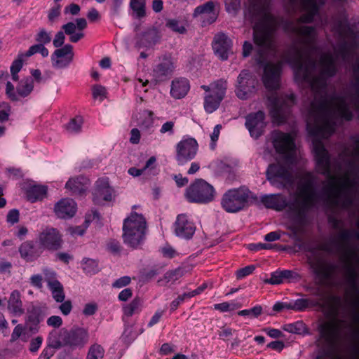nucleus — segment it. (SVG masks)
<instances>
[{"label": "nucleus", "mask_w": 359, "mask_h": 359, "mask_svg": "<svg viewBox=\"0 0 359 359\" xmlns=\"http://www.w3.org/2000/svg\"><path fill=\"white\" fill-rule=\"evenodd\" d=\"M227 89V81L224 79H219L212 83V92L215 97L223 100Z\"/></svg>", "instance_id": "32"}, {"label": "nucleus", "mask_w": 359, "mask_h": 359, "mask_svg": "<svg viewBox=\"0 0 359 359\" xmlns=\"http://www.w3.org/2000/svg\"><path fill=\"white\" fill-rule=\"evenodd\" d=\"M276 152L281 154L285 159L294 162L296 149L294 138L289 133L280 130H273L269 137Z\"/></svg>", "instance_id": "7"}, {"label": "nucleus", "mask_w": 359, "mask_h": 359, "mask_svg": "<svg viewBox=\"0 0 359 359\" xmlns=\"http://www.w3.org/2000/svg\"><path fill=\"white\" fill-rule=\"evenodd\" d=\"M60 15V6L56 5L53 8H52L49 13L48 15V21L50 24L55 22V21L58 18Z\"/></svg>", "instance_id": "50"}, {"label": "nucleus", "mask_w": 359, "mask_h": 359, "mask_svg": "<svg viewBox=\"0 0 359 359\" xmlns=\"http://www.w3.org/2000/svg\"><path fill=\"white\" fill-rule=\"evenodd\" d=\"M154 114L151 111L144 110L140 114L138 126L144 129H148L153 126Z\"/></svg>", "instance_id": "35"}, {"label": "nucleus", "mask_w": 359, "mask_h": 359, "mask_svg": "<svg viewBox=\"0 0 359 359\" xmlns=\"http://www.w3.org/2000/svg\"><path fill=\"white\" fill-rule=\"evenodd\" d=\"M107 249L114 254H118L121 252V246L118 241L110 240L107 243Z\"/></svg>", "instance_id": "57"}, {"label": "nucleus", "mask_w": 359, "mask_h": 359, "mask_svg": "<svg viewBox=\"0 0 359 359\" xmlns=\"http://www.w3.org/2000/svg\"><path fill=\"white\" fill-rule=\"evenodd\" d=\"M47 189L44 186H33L27 191V198L31 202L43 198Z\"/></svg>", "instance_id": "30"}, {"label": "nucleus", "mask_w": 359, "mask_h": 359, "mask_svg": "<svg viewBox=\"0 0 359 359\" xmlns=\"http://www.w3.org/2000/svg\"><path fill=\"white\" fill-rule=\"evenodd\" d=\"M38 240L41 249L57 250L62 246L61 235L54 228H46L39 234Z\"/></svg>", "instance_id": "13"}, {"label": "nucleus", "mask_w": 359, "mask_h": 359, "mask_svg": "<svg viewBox=\"0 0 359 359\" xmlns=\"http://www.w3.org/2000/svg\"><path fill=\"white\" fill-rule=\"evenodd\" d=\"M54 349L55 348L50 344L49 336L47 346L43 348L38 359H50L55 353Z\"/></svg>", "instance_id": "49"}, {"label": "nucleus", "mask_w": 359, "mask_h": 359, "mask_svg": "<svg viewBox=\"0 0 359 359\" xmlns=\"http://www.w3.org/2000/svg\"><path fill=\"white\" fill-rule=\"evenodd\" d=\"M215 5L212 1H208L205 4L197 6L193 13L194 17H197L199 15H210L214 11Z\"/></svg>", "instance_id": "40"}, {"label": "nucleus", "mask_w": 359, "mask_h": 359, "mask_svg": "<svg viewBox=\"0 0 359 359\" xmlns=\"http://www.w3.org/2000/svg\"><path fill=\"white\" fill-rule=\"evenodd\" d=\"M174 126L173 121H167L161 126L160 133L162 134L168 133L169 135H172L174 133Z\"/></svg>", "instance_id": "60"}, {"label": "nucleus", "mask_w": 359, "mask_h": 359, "mask_svg": "<svg viewBox=\"0 0 359 359\" xmlns=\"http://www.w3.org/2000/svg\"><path fill=\"white\" fill-rule=\"evenodd\" d=\"M93 97L94 99H99L102 101L107 97V90L101 85H94L92 87Z\"/></svg>", "instance_id": "44"}, {"label": "nucleus", "mask_w": 359, "mask_h": 359, "mask_svg": "<svg viewBox=\"0 0 359 359\" xmlns=\"http://www.w3.org/2000/svg\"><path fill=\"white\" fill-rule=\"evenodd\" d=\"M93 195V200L97 204H101L103 201H111L112 189L109 185L107 179L102 178L96 182Z\"/></svg>", "instance_id": "20"}, {"label": "nucleus", "mask_w": 359, "mask_h": 359, "mask_svg": "<svg viewBox=\"0 0 359 359\" xmlns=\"http://www.w3.org/2000/svg\"><path fill=\"white\" fill-rule=\"evenodd\" d=\"M212 48L217 57L222 60H226L229 55L233 53L232 41L224 33L217 34L215 36Z\"/></svg>", "instance_id": "18"}, {"label": "nucleus", "mask_w": 359, "mask_h": 359, "mask_svg": "<svg viewBox=\"0 0 359 359\" xmlns=\"http://www.w3.org/2000/svg\"><path fill=\"white\" fill-rule=\"evenodd\" d=\"M257 81L248 70H243L238 75L236 86V94L241 100H246L255 90Z\"/></svg>", "instance_id": "10"}, {"label": "nucleus", "mask_w": 359, "mask_h": 359, "mask_svg": "<svg viewBox=\"0 0 359 359\" xmlns=\"http://www.w3.org/2000/svg\"><path fill=\"white\" fill-rule=\"evenodd\" d=\"M287 159L270 164L266 171V180L270 184L280 189H289L294 185L295 177L292 164Z\"/></svg>", "instance_id": "4"}, {"label": "nucleus", "mask_w": 359, "mask_h": 359, "mask_svg": "<svg viewBox=\"0 0 359 359\" xmlns=\"http://www.w3.org/2000/svg\"><path fill=\"white\" fill-rule=\"evenodd\" d=\"M35 41L43 45L49 43L51 41V35L44 28H40L34 36Z\"/></svg>", "instance_id": "42"}, {"label": "nucleus", "mask_w": 359, "mask_h": 359, "mask_svg": "<svg viewBox=\"0 0 359 359\" xmlns=\"http://www.w3.org/2000/svg\"><path fill=\"white\" fill-rule=\"evenodd\" d=\"M221 129H222V126L220 124L215 126V127L213 129V132L210 135V138H211L210 148L212 149H214L215 147V142L217 141V140L219 138V135Z\"/></svg>", "instance_id": "56"}, {"label": "nucleus", "mask_w": 359, "mask_h": 359, "mask_svg": "<svg viewBox=\"0 0 359 359\" xmlns=\"http://www.w3.org/2000/svg\"><path fill=\"white\" fill-rule=\"evenodd\" d=\"M255 269V267L254 265H249L244 268L240 269L236 271V276L238 278L241 279L243 278L250 274H251L254 270Z\"/></svg>", "instance_id": "51"}, {"label": "nucleus", "mask_w": 359, "mask_h": 359, "mask_svg": "<svg viewBox=\"0 0 359 359\" xmlns=\"http://www.w3.org/2000/svg\"><path fill=\"white\" fill-rule=\"evenodd\" d=\"M146 0H130V7L135 13L137 18H142L145 16Z\"/></svg>", "instance_id": "37"}, {"label": "nucleus", "mask_w": 359, "mask_h": 359, "mask_svg": "<svg viewBox=\"0 0 359 359\" xmlns=\"http://www.w3.org/2000/svg\"><path fill=\"white\" fill-rule=\"evenodd\" d=\"M308 263L313 273L321 280L330 278L337 268L334 264L324 262L320 254L314 250L308 256Z\"/></svg>", "instance_id": "8"}, {"label": "nucleus", "mask_w": 359, "mask_h": 359, "mask_svg": "<svg viewBox=\"0 0 359 359\" xmlns=\"http://www.w3.org/2000/svg\"><path fill=\"white\" fill-rule=\"evenodd\" d=\"M43 272L44 274L45 280L48 283V286H50L55 283H60L56 279V273L53 270L45 268L43 269Z\"/></svg>", "instance_id": "46"}, {"label": "nucleus", "mask_w": 359, "mask_h": 359, "mask_svg": "<svg viewBox=\"0 0 359 359\" xmlns=\"http://www.w3.org/2000/svg\"><path fill=\"white\" fill-rule=\"evenodd\" d=\"M104 353V348L100 345L95 344L90 347L86 359H102Z\"/></svg>", "instance_id": "39"}, {"label": "nucleus", "mask_w": 359, "mask_h": 359, "mask_svg": "<svg viewBox=\"0 0 359 359\" xmlns=\"http://www.w3.org/2000/svg\"><path fill=\"white\" fill-rule=\"evenodd\" d=\"M341 325L335 320H329L319 324L318 330L320 337L325 341L327 348L319 350L316 357L332 358L337 351L341 340Z\"/></svg>", "instance_id": "3"}, {"label": "nucleus", "mask_w": 359, "mask_h": 359, "mask_svg": "<svg viewBox=\"0 0 359 359\" xmlns=\"http://www.w3.org/2000/svg\"><path fill=\"white\" fill-rule=\"evenodd\" d=\"M313 305L312 300L309 299H298L295 301L290 302V310L302 312L307 308L311 307Z\"/></svg>", "instance_id": "33"}, {"label": "nucleus", "mask_w": 359, "mask_h": 359, "mask_svg": "<svg viewBox=\"0 0 359 359\" xmlns=\"http://www.w3.org/2000/svg\"><path fill=\"white\" fill-rule=\"evenodd\" d=\"M352 238L359 239V233L353 230L343 229L336 236L332 237L323 249L329 252H339Z\"/></svg>", "instance_id": "14"}, {"label": "nucleus", "mask_w": 359, "mask_h": 359, "mask_svg": "<svg viewBox=\"0 0 359 359\" xmlns=\"http://www.w3.org/2000/svg\"><path fill=\"white\" fill-rule=\"evenodd\" d=\"M196 231V226L193 222L186 214L178 215L174 223V231L177 236L190 239Z\"/></svg>", "instance_id": "16"}, {"label": "nucleus", "mask_w": 359, "mask_h": 359, "mask_svg": "<svg viewBox=\"0 0 359 359\" xmlns=\"http://www.w3.org/2000/svg\"><path fill=\"white\" fill-rule=\"evenodd\" d=\"M134 316H123L122 320L124 323L125 329L123 334L126 337H135L140 333L136 332L135 330V321Z\"/></svg>", "instance_id": "31"}, {"label": "nucleus", "mask_w": 359, "mask_h": 359, "mask_svg": "<svg viewBox=\"0 0 359 359\" xmlns=\"http://www.w3.org/2000/svg\"><path fill=\"white\" fill-rule=\"evenodd\" d=\"M19 211L16 209H13L9 211L7 215V222L13 224L17 223L19 220Z\"/></svg>", "instance_id": "61"}, {"label": "nucleus", "mask_w": 359, "mask_h": 359, "mask_svg": "<svg viewBox=\"0 0 359 359\" xmlns=\"http://www.w3.org/2000/svg\"><path fill=\"white\" fill-rule=\"evenodd\" d=\"M130 278L129 276H123L117 279L113 284L112 286L116 288H121L128 285L130 283Z\"/></svg>", "instance_id": "59"}, {"label": "nucleus", "mask_w": 359, "mask_h": 359, "mask_svg": "<svg viewBox=\"0 0 359 359\" xmlns=\"http://www.w3.org/2000/svg\"><path fill=\"white\" fill-rule=\"evenodd\" d=\"M266 346L272 350L280 352L284 348L285 344L282 341L276 340L269 343Z\"/></svg>", "instance_id": "62"}, {"label": "nucleus", "mask_w": 359, "mask_h": 359, "mask_svg": "<svg viewBox=\"0 0 359 359\" xmlns=\"http://www.w3.org/2000/svg\"><path fill=\"white\" fill-rule=\"evenodd\" d=\"M175 67L172 60L168 57H163L160 62L154 69V76L158 81H163L170 76Z\"/></svg>", "instance_id": "24"}, {"label": "nucleus", "mask_w": 359, "mask_h": 359, "mask_svg": "<svg viewBox=\"0 0 359 359\" xmlns=\"http://www.w3.org/2000/svg\"><path fill=\"white\" fill-rule=\"evenodd\" d=\"M73 47L66 44L61 48L56 49L51 55L52 65L57 69L67 67L73 60Z\"/></svg>", "instance_id": "17"}, {"label": "nucleus", "mask_w": 359, "mask_h": 359, "mask_svg": "<svg viewBox=\"0 0 359 359\" xmlns=\"http://www.w3.org/2000/svg\"><path fill=\"white\" fill-rule=\"evenodd\" d=\"M283 330L299 335H309V330L305 323L302 320H298L293 323L285 324L283 326Z\"/></svg>", "instance_id": "28"}, {"label": "nucleus", "mask_w": 359, "mask_h": 359, "mask_svg": "<svg viewBox=\"0 0 359 359\" xmlns=\"http://www.w3.org/2000/svg\"><path fill=\"white\" fill-rule=\"evenodd\" d=\"M88 187V180L81 176L70 178L65 184V187L76 195L83 194L87 190Z\"/></svg>", "instance_id": "25"}, {"label": "nucleus", "mask_w": 359, "mask_h": 359, "mask_svg": "<svg viewBox=\"0 0 359 359\" xmlns=\"http://www.w3.org/2000/svg\"><path fill=\"white\" fill-rule=\"evenodd\" d=\"M198 150V143L194 138H184L176 145V159L179 165H183L193 159Z\"/></svg>", "instance_id": "12"}, {"label": "nucleus", "mask_w": 359, "mask_h": 359, "mask_svg": "<svg viewBox=\"0 0 359 359\" xmlns=\"http://www.w3.org/2000/svg\"><path fill=\"white\" fill-rule=\"evenodd\" d=\"M165 26L172 31L179 34H184L186 32V28L184 25L175 19L168 20L166 21Z\"/></svg>", "instance_id": "43"}, {"label": "nucleus", "mask_w": 359, "mask_h": 359, "mask_svg": "<svg viewBox=\"0 0 359 359\" xmlns=\"http://www.w3.org/2000/svg\"><path fill=\"white\" fill-rule=\"evenodd\" d=\"M83 123L81 116H76L69 121L65 126V128L70 133H78L81 130Z\"/></svg>", "instance_id": "36"}, {"label": "nucleus", "mask_w": 359, "mask_h": 359, "mask_svg": "<svg viewBox=\"0 0 359 359\" xmlns=\"http://www.w3.org/2000/svg\"><path fill=\"white\" fill-rule=\"evenodd\" d=\"M48 287L56 302H62L65 299L63 287L60 283H55L52 285L48 286Z\"/></svg>", "instance_id": "38"}, {"label": "nucleus", "mask_w": 359, "mask_h": 359, "mask_svg": "<svg viewBox=\"0 0 359 359\" xmlns=\"http://www.w3.org/2000/svg\"><path fill=\"white\" fill-rule=\"evenodd\" d=\"M283 276L282 271H276L271 273L269 283L273 285H277L283 283Z\"/></svg>", "instance_id": "53"}, {"label": "nucleus", "mask_w": 359, "mask_h": 359, "mask_svg": "<svg viewBox=\"0 0 359 359\" xmlns=\"http://www.w3.org/2000/svg\"><path fill=\"white\" fill-rule=\"evenodd\" d=\"M222 100L213 95V94H208L205 97L204 108L208 113H212L219 106Z\"/></svg>", "instance_id": "34"}, {"label": "nucleus", "mask_w": 359, "mask_h": 359, "mask_svg": "<svg viewBox=\"0 0 359 359\" xmlns=\"http://www.w3.org/2000/svg\"><path fill=\"white\" fill-rule=\"evenodd\" d=\"M43 341V339L41 336L32 339L29 342V351L33 353H36L41 348Z\"/></svg>", "instance_id": "48"}, {"label": "nucleus", "mask_w": 359, "mask_h": 359, "mask_svg": "<svg viewBox=\"0 0 359 359\" xmlns=\"http://www.w3.org/2000/svg\"><path fill=\"white\" fill-rule=\"evenodd\" d=\"M88 330L79 327H73L69 330L62 328L50 334V344L55 348L67 346L72 351L82 348L88 342Z\"/></svg>", "instance_id": "2"}, {"label": "nucleus", "mask_w": 359, "mask_h": 359, "mask_svg": "<svg viewBox=\"0 0 359 359\" xmlns=\"http://www.w3.org/2000/svg\"><path fill=\"white\" fill-rule=\"evenodd\" d=\"M344 277L346 283V295L355 306L359 308L358 274L355 268L351 264L347 265Z\"/></svg>", "instance_id": "9"}, {"label": "nucleus", "mask_w": 359, "mask_h": 359, "mask_svg": "<svg viewBox=\"0 0 359 359\" xmlns=\"http://www.w3.org/2000/svg\"><path fill=\"white\" fill-rule=\"evenodd\" d=\"M147 223L142 215L131 212L123 221V231L145 232Z\"/></svg>", "instance_id": "21"}, {"label": "nucleus", "mask_w": 359, "mask_h": 359, "mask_svg": "<svg viewBox=\"0 0 359 359\" xmlns=\"http://www.w3.org/2000/svg\"><path fill=\"white\" fill-rule=\"evenodd\" d=\"M62 323L60 316H51L47 320V324L54 327H59Z\"/></svg>", "instance_id": "63"}, {"label": "nucleus", "mask_w": 359, "mask_h": 359, "mask_svg": "<svg viewBox=\"0 0 359 359\" xmlns=\"http://www.w3.org/2000/svg\"><path fill=\"white\" fill-rule=\"evenodd\" d=\"M145 232L123 231V240L128 247L136 249L141 245L144 239Z\"/></svg>", "instance_id": "27"}, {"label": "nucleus", "mask_w": 359, "mask_h": 359, "mask_svg": "<svg viewBox=\"0 0 359 359\" xmlns=\"http://www.w3.org/2000/svg\"><path fill=\"white\" fill-rule=\"evenodd\" d=\"M173 345L169 343H164L162 344L159 350V353L161 355H167L174 352Z\"/></svg>", "instance_id": "64"}, {"label": "nucleus", "mask_w": 359, "mask_h": 359, "mask_svg": "<svg viewBox=\"0 0 359 359\" xmlns=\"http://www.w3.org/2000/svg\"><path fill=\"white\" fill-rule=\"evenodd\" d=\"M20 256L26 262L36 260L42 253L43 250L40 245H35L32 241H26L19 248Z\"/></svg>", "instance_id": "23"}, {"label": "nucleus", "mask_w": 359, "mask_h": 359, "mask_svg": "<svg viewBox=\"0 0 359 359\" xmlns=\"http://www.w3.org/2000/svg\"><path fill=\"white\" fill-rule=\"evenodd\" d=\"M54 211L59 218L72 217L76 212V203L72 199L62 198L55 205Z\"/></svg>", "instance_id": "22"}, {"label": "nucleus", "mask_w": 359, "mask_h": 359, "mask_svg": "<svg viewBox=\"0 0 359 359\" xmlns=\"http://www.w3.org/2000/svg\"><path fill=\"white\" fill-rule=\"evenodd\" d=\"M142 306V301L140 298L134 299L129 306L126 309V312L128 314H133L135 313L141 312Z\"/></svg>", "instance_id": "45"}, {"label": "nucleus", "mask_w": 359, "mask_h": 359, "mask_svg": "<svg viewBox=\"0 0 359 359\" xmlns=\"http://www.w3.org/2000/svg\"><path fill=\"white\" fill-rule=\"evenodd\" d=\"M189 90V83L187 79H177L172 81L170 94L175 99L184 97Z\"/></svg>", "instance_id": "26"}, {"label": "nucleus", "mask_w": 359, "mask_h": 359, "mask_svg": "<svg viewBox=\"0 0 359 359\" xmlns=\"http://www.w3.org/2000/svg\"><path fill=\"white\" fill-rule=\"evenodd\" d=\"M264 332L268 336L273 339L283 338L285 337L282 331L276 328H265Z\"/></svg>", "instance_id": "55"}, {"label": "nucleus", "mask_w": 359, "mask_h": 359, "mask_svg": "<svg viewBox=\"0 0 359 359\" xmlns=\"http://www.w3.org/2000/svg\"><path fill=\"white\" fill-rule=\"evenodd\" d=\"M161 34L160 31L154 27L148 28L136 37L135 46L140 48H151L160 42Z\"/></svg>", "instance_id": "19"}, {"label": "nucleus", "mask_w": 359, "mask_h": 359, "mask_svg": "<svg viewBox=\"0 0 359 359\" xmlns=\"http://www.w3.org/2000/svg\"><path fill=\"white\" fill-rule=\"evenodd\" d=\"M215 189L203 179H197L186 189L185 197L190 203H208L214 200Z\"/></svg>", "instance_id": "6"}, {"label": "nucleus", "mask_w": 359, "mask_h": 359, "mask_svg": "<svg viewBox=\"0 0 359 359\" xmlns=\"http://www.w3.org/2000/svg\"><path fill=\"white\" fill-rule=\"evenodd\" d=\"M266 126L265 114L262 111L250 113L245 117V126L255 139L264 134Z\"/></svg>", "instance_id": "15"}, {"label": "nucleus", "mask_w": 359, "mask_h": 359, "mask_svg": "<svg viewBox=\"0 0 359 359\" xmlns=\"http://www.w3.org/2000/svg\"><path fill=\"white\" fill-rule=\"evenodd\" d=\"M252 198V192L244 187L231 189L222 196L221 205L227 212H237L248 206Z\"/></svg>", "instance_id": "5"}, {"label": "nucleus", "mask_w": 359, "mask_h": 359, "mask_svg": "<svg viewBox=\"0 0 359 359\" xmlns=\"http://www.w3.org/2000/svg\"><path fill=\"white\" fill-rule=\"evenodd\" d=\"M82 268L87 274H93L99 271L97 262L92 259H84L82 263Z\"/></svg>", "instance_id": "41"}, {"label": "nucleus", "mask_w": 359, "mask_h": 359, "mask_svg": "<svg viewBox=\"0 0 359 359\" xmlns=\"http://www.w3.org/2000/svg\"><path fill=\"white\" fill-rule=\"evenodd\" d=\"M65 36L62 31L57 32L53 41V44L55 48L61 47L65 42Z\"/></svg>", "instance_id": "58"}, {"label": "nucleus", "mask_w": 359, "mask_h": 359, "mask_svg": "<svg viewBox=\"0 0 359 359\" xmlns=\"http://www.w3.org/2000/svg\"><path fill=\"white\" fill-rule=\"evenodd\" d=\"M290 310V302H278L273 306V311L276 313L285 312Z\"/></svg>", "instance_id": "54"}, {"label": "nucleus", "mask_w": 359, "mask_h": 359, "mask_svg": "<svg viewBox=\"0 0 359 359\" xmlns=\"http://www.w3.org/2000/svg\"><path fill=\"white\" fill-rule=\"evenodd\" d=\"M8 309L13 313H22V303L20 293L18 290H13L8 299Z\"/></svg>", "instance_id": "29"}, {"label": "nucleus", "mask_w": 359, "mask_h": 359, "mask_svg": "<svg viewBox=\"0 0 359 359\" xmlns=\"http://www.w3.org/2000/svg\"><path fill=\"white\" fill-rule=\"evenodd\" d=\"M181 275V271L180 269H175L173 271H170L165 273L164 275V279L167 283L174 282L179 278Z\"/></svg>", "instance_id": "52"}, {"label": "nucleus", "mask_w": 359, "mask_h": 359, "mask_svg": "<svg viewBox=\"0 0 359 359\" xmlns=\"http://www.w3.org/2000/svg\"><path fill=\"white\" fill-rule=\"evenodd\" d=\"M34 89V79L29 76L21 79L16 88L9 81L6 83V93L12 101H19L27 97Z\"/></svg>", "instance_id": "11"}, {"label": "nucleus", "mask_w": 359, "mask_h": 359, "mask_svg": "<svg viewBox=\"0 0 359 359\" xmlns=\"http://www.w3.org/2000/svg\"><path fill=\"white\" fill-rule=\"evenodd\" d=\"M316 184L315 176L306 172L300 177L296 191L290 194L288 202L280 194L264 195L261 197V202L267 208L276 210H282L288 207L295 222L299 225H304L308 212L316 205L318 201Z\"/></svg>", "instance_id": "1"}, {"label": "nucleus", "mask_w": 359, "mask_h": 359, "mask_svg": "<svg viewBox=\"0 0 359 359\" xmlns=\"http://www.w3.org/2000/svg\"><path fill=\"white\" fill-rule=\"evenodd\" d=\"M283 281L296 282L300 280V275L294 271L283 270Z\"/></svg>", "instance_id": "47"}]
</instances>
